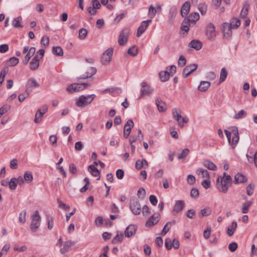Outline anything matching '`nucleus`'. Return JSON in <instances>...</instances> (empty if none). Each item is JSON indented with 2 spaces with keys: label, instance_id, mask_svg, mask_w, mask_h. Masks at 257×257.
<instances>
[{
  "label": "nucleus",
  "instance_id": "nucleus-1",
  "mask_svg": "<svg viewBox=\"0 0 257 257\" xmlns=\"http://www.w3.org/2000/svg\"><path fill=\"white\" fill-rule=\"evenodd\" d=\"M230 131L224 130L228 142L231 145L232 148L234 149L238 143L239 140L238 130L235 126H231L229 128Z\"/></svg>",
  "mask_w": 257,
  "mask_h": 257
},
{
  "label": "nucleus",
  "instance_id": "nucleus-2",
  "mask_svg": "<svg viewBox=\"0 0 257 257\" xmlns=\"http://www.w3.org/2000/svg\"><path fill=\"white\" fill-rule=\"evenodd\" d=\"M95 97L96 95L95 94H91L87 96L81 95L79 97L76 104L78 107L87 105L91 103Z\"/></svg>",
  "mask_w": 257,
  "mask_h": 257
},
{
  "label": "nucleus",
  "instance_id": "nucleus-3",
  "mask_svg": "<svg viewBox=\"0 0 257 257\" xmlns=\"http://www.w3.org/2000/svg\"><path fill=\"white\" fill-rule=\"evenodd\" d=\"M41 223V217L38 211L36 210L32 217V221L30 228L33 232H36L38 229Z\"/></svg>",
  "mask_w": 257,
  "mask_h": 257
},
{
  "label": "nucleus",
  "instance_id": "nucleus-4",
  "mask_svg": "<svg viewBox=\"0 0 257 257\" xmlns=\"http://www.w3.org/2000/svg\"><path fill=\"white\" fill-rule=\"evenodd\" d=\"M130 208L133 213L136 215L140 214L142 211L140 202L138 199L135 197L131 199Z\"/></svg>",
  "mask_w": 257,
  "mask_h": 257
},
{
  "label": "nucleus",
  "instance_id": "nucleus-5",
  "mask_svg": "<svg viewBox=\"0 0 257 257\" xmlns=\"http://www.w3.org/2000/svg\"><path fill=\"white\" fill-rule=\"evenodd\" d=\"M172 113L173 118L178 122V125L181 127H183L184 126L182 123L188 122V120L182 116V111L181 110L177 109L176 108H173L172 110Z\"/></svg>",
  "mask_w": 257,
  "mask_h": 257
},
{
  "label": "nucleus",
  "instance_id": "nucleus-6",
  "mask_svg": "<svg viewBox=\"0 0 257 257\" xmlns=\"http://www.w3.org/2000/svg\"><path fill=\"white\" fill-rule=\"evenodd\" d=\"M88 85L89 84L86 83H83L81 84L74 83L69 85L67 87V91L70 93H73L75 92H78L85 89Z\"/></svg>",
  "mask_w": 257,
  "mask_h": 257
},
{
  "label": "nucleus",
  "instance_id": "nucleus-7",
  "mask_svg": "<svg viewBox=\"0 0 257 257\" xmlns=\"http://www.w3.org/2000/svg\"><path fill=\"white\" fill-rule=\"evenodd\" d=\"M130 30L128 28H124L121 31L119 37L118 42L121 46L124 45L127 42Z\"/></svg>",
  "mask_w": 257,
  "mask_h": 257
},
{
  "label": "nucleus",
  "instance_id": "nucleus-8",
  "mask_svg": "<svg viewBox=\"0 0 257 257\" xmlns=\"http://www.w3.org/2000/svg\"><path fill=\"white\" fill-rule=\"evenodd\" d=\"M220 178H221L220 176H218L217 179V188L220 192L226 193L231 185L223 181L222 180H220Z\"/></svg>",
  "mask_w": 257,
  "mask_h": 257
},
{
  "label": "nucleus",
  "instance_id": "nucleus-9",
  "mask_svg": "<svg viewBox=\"0 0 257 257\" xmlns=\"http://www.w3.org/2000/svg\"><path fill=\"white\" fill-rule=\"evenodd\" d=\"M113 52V49L111 47L107 49L101 56V62L105 65L109 63L111 59Z\"/></svg>",
  "mask_w": 257,
  "mask_h": 257
},
{
  "label": "nucleus",
  "instance_id": "nucleus-10",
  "mask_svg": "<svg viewBox=\"0 0 257 257\" xmlns=\"http://www.w3.org/2000/svg\"><path fill=\"white\" fill-rule=\"evenodd\" d=\"M134 126V123L132 119H128L124 124L123 128V136L125 138H128Z\"/></svg>",
  "mask_w": 257,
  "mask_h": 257
},
{
  "label": "nucleus",
  "instance_id": "nucleus-11",
  "mask_svg": "<svg viewBox=\"0 0 257 257\" xmlns=\"http://www.w3.org/2000/svg\"><path fill=\"white\" fill-rule=\"evenodd\" d=\"M160 214L155 213L151 216L146 223V226L151 227L156 224L159 221Z\"/></svg>",
  "mask_w": 257,
  "mask_h": 257
},
{
  "label": "nucleus",
  "instance_id": "nucleus-12",
  "mask_svg": "<svg viewBox=\"0 0 257 257\" xmlns=\"http://www.w3.org/2000/svg\"><path fill=\"white\" fill-rule=\"evenodd\" d=\"M40 86L39 84L37 81L33 78H30L26 84V91L28 93H31L34 87H39Z\"/></svg>",
  "mask_w": 257,
  "mask_h": 257
},
{
  "label": "nucleus",
  "instance_id": "nucleus-13",
  "mask_svg": "<svg viewBox=\"0 0 257 257\" xmlns=\"http://www.w3.org/2000/svg\"><path fill=\"white\" fill-rule=\"evenodd\" d=\"M152 22V20H148L147 21H143L138 29L137 33V36L140 37L146 31L150 23Z\"/></svg>",
  "mask_w": 257,
  "mask_h": 257
},
{
  "label": "nucleus",
  "instance_id": "nucleus-14",
  "mask_svg": "<svg viewBox=\"0 0 257 257\" xmlns=\"http://www.w3.org/2000/svg\"><path fill=\"white\" fill-rule=\"evenodd\" d=\"M206 35L207 38L210 39H213L216 36L215 26L211 23L209 24L206 27Z\"/></svg>",
  "mask_w": 257,
  "mask_h": 257
},
{
  "label": "nucleus",
  "instance_id": "nucleus-15",
  "mask_svg": "<svg viewBox=\"0 0 257 257\" xmlns=\"http://www.w3.org/2000/svg\"><path fill=\"white\" fill-rule=\"evenodd\" d=\"M198 65L196 64H192L187 66L183 70V76L187 77L191 73L195 71Z\"/></svg>",
  "mask_w": 257,
  "mask_h": 257
},
{
  "label": "nucleus",
  "instance_id": "nucleus-16",
  "mask_svg": "<svg viewBox=\"0 0 257 257\" xmlns=\"http://www.w3.org/2000/svg\"><path fill=\"white\" fill-rule=\"evenodd\" d=\"M141 95H148L153 92V89L147 84L146 82L141 83Z\"/></svg>",
  "mask_w": 257,
  "mask_h": 257
},
{
  "label": "nucleus",
  "instance_id": "nucleus-17",
  "mask_svg": "<svg viewBox=\"0 0 257 257\" xmlns=\"http://www.w3.org/2000/svg\"><path fill=\"white\" fill-rule=\"evenodd\" d=\"M185 207V202L183 200H178L176 202L174 206L173 212L174 214H177L183 209Z\"/></svg>",
  "mask_w": 257,
  "mask_h": 257
},
{
  "label": "nucleus",
  "instance_id": "nucleus-18",
  "mask_svg": "<svg viewBox=\"0 0 257 257\" xmlns=\"http://www.w3.org/2000/svg\"><path fill=\"white\" fill-rule=\"evenodd\" d=\"M136 230L137 226L134 224H131L126 227L125 230V236L127 237H130L136 233Z\"/></svg>",
  "mask_w": 257,
  "mask_h": 257
},
{
  "label": "nucleus",
  "instance_id": "nucleus-19",
  "mask_svg": "<svg viewBox=\"0 0 257 257\" xmlns=\"http://www.w3.org/2000/svg\"><path fill=\"white\" fill-rule=\"evenodd\" d=\"M96 72V69L95 67H90L87 68L85 74H83L79 77V79H86L91 77Z\"/></svg>",
  "mask_w": 257,
  "mask_h": 257
},
{
  "label": "nucleus",
  "instance_id": "nucleus-20",
  "mask_svg": "<svg viewBox=\"0 0 257 257\" xmlns=\"http://www.w3.org/2000/svg\"><path fill=\"white\" fill-rule=\"evenodd\" d=\"M223 33L225 37L229 38L232 33L231 29H233L229 23H224L223 24Z\"/></svg>",
  "mask_w": 257,
  "mask_h": 257
},
{
  "label": "nucleus",
  "instance_id": "nucleus-21",
  "mask_svg": "<svg viewBox=\"0 0 257 257\" xmlns=\"http://www.w3.org/2000/svg\"><path fill=\"white\" fill-rule=\"evenodd\" d=\"M190 9V4L189 1L186 2L182 6L181 9V15L183 17H186L189 12Z\"/></svg>",
  "mask_w": 257,
  "mask_h": 257
},
{
  "label": "nucleus",
  "instance_id": "nucleus-22",
  "mask_svg": "<svg viewBox=\"0 0 257 257\" xmlns=\"http://www.w3.org/2000/svg\"><path fill=\"white\" fill-rule=\"evenodd\" d=\"M39 61H40V58L39 57V56L37 55H36L34 56V57L32 59V61H31V62L30 63L31 70H35L39 67Z\"/></svg>",
  "mask_w": 257,
  "mask_h": 257
},
{
  "label": "nucleus",
  "instance_id": "nucleus-23",
  "mask_svg": "<svg viewBox=\"0 0 257 257\" xmlns=\"http://www.w3.org/2000/svg\"><path fill=\"white\" fill-rule=\"evenodd\" d=\"M247 178L244 175L238 173L234 176V182L235 184L244 183L247 182Z\"/></svg>",
  "mask_w": 257,
  "mask_h": 257
},
{
  "label": "nucleus",
  "instance_id": "nucleus-24",
  "mask_svg": "<svg viewBox=\"0 0 257 257\" xmlns=\"http://www.w3.org/2000/svg\"><path fill=\"white\" fill-rule=\"evenodd\" d=\"M148 163L145 159L138 160L135 164L136 168L138 170H140L142 168H147L148 167Z\"/></svg>",
  "mask_w": 257,
  "mask_h": 257
},
{
  "label": "nucleus",
  "instance_id": "nucleus-25",
  "mask_svg": "<svg viewBox=\"0 0 257 257\" xmlns=\"http://www.w3.org/2000/svg\"><path fill=\"white\" fill-rule=\"evenodd\" d=\"M88 171L91 173V174L95 177L98 176V177L97 178V180H99L100 178V172L95 167V166L93 165H89L88 167Z\"/></svg>",
  "mask_w": 257,
  "mask_h": 257
},
{
  "label": "nucleus",
  "instance_id": "nucleus-26",
  "mask_svg": "<svg viewBox=\"0 0 257 257\" xmlns=\"http://www.w3.org/2000/svg\"><path fill=\"white\" fill-rule=\"evenodd\" d=\"M74 244L72 241H67L63 244V246L60 248V251L62 254H64L69 251L70 247Z\"/></svg>",
  "mask_w": 257,
  "mask_h": 257
},
{
  "label": "nucleus",
  "instance_id": "nucleus-27",
  "mask_svg": "<svg viewBox=\"0 0 257 257\" xmlns=\"http://www.w3.org/2000/svg\"><path fill=\"white\" fill-rule=\"evenodd\" d=\"M210 85L211 83L209 81H201L198 86V89L200 91L205 92L210 86Z\"/></svg>",
  "mask_w": 257,
  "mask_h": 257
},
{
  "label": "nucleus",
  "instance_id": "nucleus-28",
  "mask_svg": "<svg viewBox=\"0 0 257 257\" xmlns=\"http://www.w3.org/2000/svg\"><path fill=\"white\" fill-rule=\"evenodd\" d=\"M189 46L190 48L196 49V50H199L201 49L202 44L200 41L194 40L190 42L189 44Z\"/></svg>",
  "mask_w": 257,
  "mask_h": 257
},
{
  "label": "nucleus",
  "instance_id": "nucleus-29",
  "mask_svg": "<svg viewBox=\"0 0 257 257\" xmlns=\"http://www.w3.org/2000/svg\"><path fill=\"white\" fill-rule=\"evenodd\" d=\"M203 165L208 169L212 171H215L217 169L216 166L211 161L206 160L203 162Z\"/></svg>",
  "mask_w": 257,
  "mask_h": 257
},
{
  "label": "nucleus",
  "instance_id": "nucleus-30",
  "mask_svg": "<svg viewBox=\"0 0 257 257\" xmlns=\"http://www.w3.org/2000/svg\"><path fill=\"white\" fill-rule=\"evenodd\" d=\"M170 76V73L167 71H163L159 73L160 79L162 82H165L169 80Z\"/></svg>",
  "mask_w": 257,
  "mask_h": 257
},
{
  "label": "nucleus",
  "instance_id": "nucleus-31",
  "mask_svg": "<svg viewBox=\"0 0 257 257\" xmlns=\"http://www.w3.org/2000/svg\"><path fill=\"white\" fill-rule=\"evenodd\" d=\"M196 173L198 175H201L203 178L209 179L210 175L208 171L207 170L203 169L202 168H198Z\"/></svg>",
  "mask_w": 257,
  "mask_h": 257
},
{
  "label": "nucleus",
  "instance_id": "nucleus-32",
  "mask_svg": "<svg viewBox=\"0 0 257 257\" xmlns=\"http://www.w3.org/2000/svg\"><path fill=\"white\" fill-rule=\"evenodd\" d=\"M212 210L210 207H205L201 209L199 213L200 217L207 216L211 214Z\"/></svg>",
  "mask_w": 257,
  "mask_h": 257
},
{
  "label": "nucleus",
  "instance_id": "nucleus-33",
  "mask_svg": "<svg viewBox=\"0 0 257 257\" xmlns=\"http://www.w3.org/2000/svg\"><path fill=\"white\" fill-rule=\"evenodd\" d=\"M237 228V223L235 221H233L232 222L231 226H229L227 228V234L229 236H231L235 230Z\"/></svg>",
  "mask_w": 257,
  "mask_h": 257
},
{
  "label": "nucleus",
  "instance_id": "nucleus-34",
  "mask_svg": "<svg viewBox=\"0 0 257 257\" xmlns=\"http://www.w3.org/2000/svg\"><path fill=\"white\" fill-rule=\"evenodd\" d=\"M156 103L160 112L165 111L166 109V104L162 100L157 99Z\"/></svg>",
  "mask_w": 257,
  "mask_h": 257
},
{
  "label": "nucleus",
  "instance_id": "nucleus-35",
  "mask_svg": "<svg viewBox=\"0 0 257 257\" xmlns=\"http://www.w3.org/2000/svg\"><path fill=\"white\" fill-rule=\"evenodd\" d=\"M228 72L225 68H222L220 71L219 82H222L226 79Z\"/></svg>",
  "mask_w": 257,
  "mask_h": 257
},
{
  "label": "nucleus",
  "instance_id": "nucleus-36",
  "mask_svg": "<svg viewBox=\"0 0 257 257\" xmlns=\"http://www.w3.org/2000/svg\"><path fill=\"white\" fill-rule=\"evenodd\" d=\"M252 204V202L251 201H247L244 203L242 207V212L243 214H246L248 212V208Z\"/></svg>",
  "mask_w": 257,
  "mask_h": 257
},
{
  "label": "nucleus",
  "instance_id": "nucleus-37",
  "mask_svg": "<svg viewBox=\"0 0 257 257\" xmlns=\"http://www.w3.org/2000/svg\"><path fill=\"white\" fill-rule=\"evenodd\" d=\"M229 24L233 29H236L240 26V21L239 19L234 18L231 20L230 23Z\"/></svg>",
  "mask_w": 257,
  "mask_h": 257
},
{
  "label": "nucleus",
  "instance_id": "nucleus-38",
  "mask_svg": "<svg viewBox=\"0 0 257 257\" xmlns=\"http://www.w3.org/2000/svg\"><path fill=\"white\" fill-rule=\"evenodd\" d=\"M43 115L41 109H38L35 115L34 122L36 123H39L42 120Z\"/></svg>",
  "mask_w": 257,
  "mask_h": 257
},
{
  "label": "nucleus",
  "instance_id": "nucleus-39",
  "mask_svg": "<svg viewBox=\"0 0 257 257\" xmlns=\"http://www.w3.org/2000/svg\"><path fill=\"white\" fill-rule=\"evenodd\" d=\"M22 18L21 17H17L14 19L12 22V25L15 28H22L23 25H21V22Z\"/></svg>",
  "mask_w": 257,
  "mask_h": 257
},
{
  "label": "nucleus",
  "instance_id": "nucleus-40",
  "mask_svg": "<svg viewBox=\"0 0 257 257\" xmlns=\"http://www.w3.org/2000/svg\"><path fill=\"white\" fill-rule=\"evenodd\" d=\"M199 15L198 13H193L189 15L188 21L189 22H196L199 20Z\"/></svg>",
  "mask_w": 257,
  "mask_h": 257
},
{
  "label": "nucleus",
  "instance_id": "nucleus-41",
  "mask_svg": "<svg viewBox=\"0 0 257 257\" xmlns=\"http://www.w3.org/2000/svg\"><path fill=\"white\" fill-rule=\"evenodd\" d=\"M18 184V181H17V178H13L11 179L9 183V188L12 190H14L16 189Z\"/></svg>",
  "mask_w": 257,
  "mask_h": 257
},
{
  "label": "nucleus",
  "instance_id": "nucleus-42",
  "mask_svg": "<svg viewBox=\"0 0 257 257\" xmlns=\"http://www.w3.org/2000/svg\"><path fill=\"white\" fill-rule=\"evenodd\" d=\"M52 50L53 53L57 56H62L63 54V49L60 46H54Z\"/></svg>",
  "mask_w": 257,
  "mask_h": 257
},
{
  "label": "nucleus",
  "instance_id": "nucleus-43",
  "mask_svg": "<svg viewBox=\"0 0 257 257\" xmlns=\"http://www.w3.org/2000/svg\"><path fill=\"white\" fill-rule=\"evenodd\" d=\"M88 32L86 29L81 28L79 30L78 37L80 40H84L87 36Z\"/></svg>",
  "mask_w": 257,
  "mask_h": 257
},
{
  "label": "nucleus",
  "instance_id": "nucleus-44",
  "mask_svg": "<svg viewBox=\"0 0 257 257\" xmlns=\"http://www.w3.org/2000/svg\"><path fill=\"white\" fill-rule=\"evenodd\" d=\"M127 53L132 56H135L138 53V48L136 46H133L128 49Z\"/></svg>",
  "mask_w": 257,
  "mask_h": 257
},
{
  "label": "nucleus",
  "instance_id": "nucleus-45",
  "mask_svg": "<svg viewBox=\"0 0 257 257\" xmlns=\"http://www.w3.org/2000/svg\"><path fill=\"white\" fill-rule=\"evenodd\" d=\"M254 188L255 185L254 184L251 183H250L246 187V193L248 196H251V195H252Z\"/></svg>",
  "mask_w": 257,
  "mask_h": 257
},
{
  "label": "nucleus",
  "instance_id": "nucleus-46",
  "mask_svg": "<svg viewBox=\"0 0 257 257\" xmlns=\"http://www.w3.org/2000/svg\"><path fill=\"white\" fill-rule=\"evenodd\" d=\"M190 153L188 149H185L182 151V152L178 156L179 159H183L186 158Z\"/></svg>",
  "mask_w": 257,
  "mask_h": 257
},
{
  "label": "nucleus",
  "instance_id": "nucleus-47",
  "mask_svg": "<svg viewBox=\"0 0 257 257\" xmlns=\"http://www.w3.org/2000/svg\"><path fill=\"white\" fill-rule=\"evenodd\" d=\"M26 211L25 210H23L20 213L19 221L21 223H24L26 222Z\"/></svg>",
  "mask_w": 257,
  "mask_h": 257
},
{
  "label": "nucleus",
  "instance_id": "nucleus-48",
  "mask_svg": "<svg viewBox=\"0 0 257 257\" xmlns=\"http://www.w3.org/2000/svg\"><path fill=\"white\" fill-rule=\"evenodd\" d=\"M36 52V49L35 47H31L28 52V53L25 56L26 57L27 60H30L31 58L34 55Z\"/></svg>",
  "mask_w": 257,
  "mask_h": 257
},
{
  "label": "nucleus",
  "instance_id": "nucleus-49",
  "mask_svg": "<svg viewBox=\"0 0 257 257\" xmlns=\"http://www.w3.org/2000/svg\"><path fill=\"white\" fill-rule=\"evenodd\" d=\"M24 178L25 181L31 182L33 179L32 173L31 172H27L24 175Z\"/></svg>",
  "mask_w": 257,
  "mask_h": 257
},
{
  "label": "nucleus",
  "instance_id": "nucleus-50",
  "mask_svg": "<svg viewBox=\"0 0 257 257\" xmlns=\"http://www.w3.org/2000/svg\"><path fill=\"white\" fill-rule=\"evenodd\" d=\"M223 177L221 176V178H220V180H222L223 181H225V182H227L231 185V178L230 176L227 175L226 173L225 172L223 173Z\"/></svg>",
  "mask_w": 257,
  "mask_h": 257
},
{
  "label": "nucleus",
  "instance_id": "nucleus-51",
  "mask_svg": "<svg viewBox=\"0 0 257 257\" xmlns=\"http://www.w3.org/2000/svg\"><path fill=\"white\" fill-rule=\"evenodd\" d=\"M19 62L18 58L13 57L11 58L9 60V65L11 66H15L17 65Z\"/></svg>",
  "mask_w": 257,
  "mask_h": 257
},
{
  "label": "nucleus",
  "instance_id": "nucleus-52",
  "mask_svg": "<svg viewBox=\"0 0 257 257\" xmlns=\"http://www.w3.org/2000/svg\"><path fill=\"white\" fill-rule=\"evenodd\" d=\"M199 195V192L198 189L193 188L191 189L190 192V196L192 198H197Z\"/></svg>",
  "mask_w": 257,
  "mask_h": 257
},
{
  "label": "nucleus",
  "instance_id": "nucleus-53",
  "mask_svg": "<svg viewBox=\"0 0 257 257\" xmlns=\"http://www.w3.org/2000/svg\"><path fill=\"white\" fill-rule=\"evenodd\" d=\"M186 63V60L183 55H181L178 59V64L180 67H183Z\"/></svg>",
  "mask_w": 257,
  "mask_h": 257
},
{
  "label": "nucleus",
  "instance_id": "nucleus-54",
  "mask_svg": "<svg viewBox=\"0 0 257 257\" xmlns=\"http://www.w3.org/2000/svg\"><path fill=\"white\" fill-rule=\"evenodd\" d=\"M10 108V106L9 105H5L0 108V117L4 114L6 113L8 110Z\"/></svg>",
  "mask_w": 257,
  "mask_h": 257
},
{
  "label": "nucleus",
  "instance_id": "nucleus-55",
  "mask_svg": "<svg viewBox=\"0 0 257 257\" xmlns=\"http://www.w3.org/2000/svg\"><path fill=\"white\" fill-rule=\"evenodd\" d=\"M157 13V10L153 5H151L149 9V14L152 18L155 17Z\"/></svg>",
  "mask_w": 257,
  "mask_h": 257
},
{
  "label": "nucleus",
  "instance_id": "nucleus-56",
  "mask_svg": "<svg viewBox=\"0 0 257 257\" xmlns=\"http://www.w3.org/2000/svg\"><path fill=\"white\" fill-rule=\"evenodd\" d=\"M41 43L44 46H47L49 43V38L47 36H43L41 41Z\"/></svg>",
  "mask_w": 257,
  "mask_h": 257
},
{
  "label": "nucleus",
  "instance_id": "nucleus-57",
  "mask_svg": "<svg viewBox=\"0 0 257 257\" xmlns=\"http://www.w3.org/2000/svg\"><path fill=\"white\" fill-rule=\"evenodd\" d=\"M196 182L195 177L192 175H189L187 176V182L190 185H194Z\"/></svg>",
  "mask_w": 257,
  "mask_h": 257
},
{
  "label": "nucleus",
  "instance_id": "nucleus-58",
  "mask_svg": "<svg viewBox=\"0 0 257 257\" xmlns=\"http://www.w3.org/2000/svg\"><path fill=\"white\" fill-rule=\"evenodd\" d=\"M123 238V235L122 233L117 234L113 239L112 242L115 243L116 241L121 242Z\"/></svg>",
  "mask_w": 257,
  "mask_h": 257
},
{
  "label": "nucleus",
  "instance_id": "nucleus-59",
  "mask_svg": "<svg viewBox=\"0 0 257 257\" xmlns=\"http://www.w3.org/2000/svg\"><path fill=\"white\" fill-rule=\"evenodd\" d=\"M116 176L117 179L121 180L124 177V171L122 169H118L116 171Z\"/></svg>",
  "mask_w": 257,
  "mask_h": 257
},
{
  "label": "nucleus",
  "instance_id": "nucleus-60",
  "mask_svg": "<svg viewBox=\"0 0 257 257\" xmlns=\"http://www.w3.org/2000/svg\"><path fill=\"white\" fill-rule=\"evenodd\" d=\"M57 202L59 205V206L60 207L62 208L65 210H67L70 208V207L69 205H66V204L64 203L61 200L58 199Z\"/></svg>",
  "mask_w": 257,
  "mask_h": 257
},
{
  "label": "nucleus",
  "instance_id": "nucleus-61",
  "mask_svg": "<svg viewBox=\"0 0 257 257\" xmlns=\"http://www.w3.org/2000/svg\"><path fill=\"white\" fill-rule=\"evenodd\" d=\"M172 241L169 238H166L165 240V245L167 249L170 250L172 248Z\"/></svg>",
  "mask_w": 257,
  "mask_h": 257
},
{
  "label": "nucleus",
  "instance_id": "nucleus-62",
  "mask_svg": "<svg viewBox=\"0 0 257 257\" xmlns=\"http://www.w3.org/2000/svg\"><path fill=\"white\" fill-rule=\"evenodd\" d=\"M238 245L236 242H232L229 244L228 248L231 251H234L237 248Z\"/></svg>",
  "mask_w": 257,
  "mask_h": 257
},
{
  "label": "nucleus",
  "instance_id": "nucleus-63",
  "mask_svg": "<svg viewBox=\"0 0 257 257\" xmlns=\"http://www.w3.org/2000/svg\"><path fill=\"white\" fill-rule=\"evenodd\" d=\"M150 213V209L146 205H144L142 208V214L144 216H148Z\"/></svg>",
  "mask_w": 257,
  "mask_h": 257
},
{
  "label": "nucleus",
  "instance_id": "nucleus-64",
  "mask_svg": "<svg viewBox=\"0 0 257 257\" xmlns=\"http://www.w3.org/2000/svg\"><path fill=\"white\" fill-rule=\"evenodd\" d=\"M195 215V211L194 209H190L188 210L186 216L190 219L194 218Z\"/></svg>",
  "mask_w": 257,
  "mask_h": 257
}]
</instances>
